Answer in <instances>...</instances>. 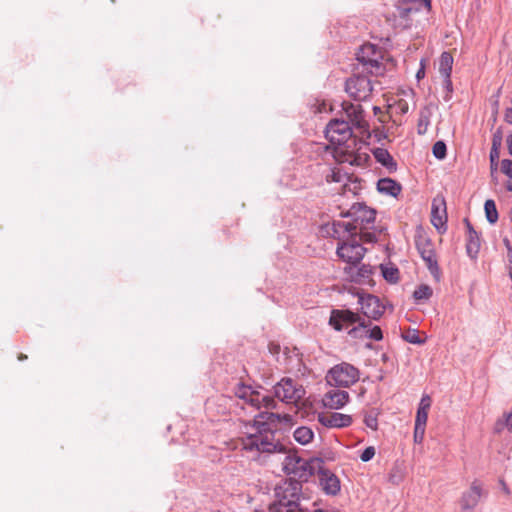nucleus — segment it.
I'll return each mask as SVG.
<instances>
[{
    "instance_id": "nucleus-21",
    "label": "nucleus",
    "mask_w": 512,
    "mask_h": 512,
    "mask_svg": "<svg viewBox=\"0 0 512 512\" xmlns=\"http://www.w3.org/2000/svg\"><path fill=\"white\" fill-rule=\"evenodd\" d=\"M371 151L376 161L385 167L389 173L397 171V163L387 149L377 147Z\"/></svg>"
},
{
    "instance_id": "nucleus-56",
    "label": "nucleus",
    "mask_w": 512,
    "mask_h": 512,
    "mask_svg": "<svg viewBox=\"0 0 512 512\" xmlns=\"http://www.w3.org/2000/svg\"><path fill=\"white\" fill-rule=\"evenodd\" d=\"M503 243H504V245H505V247H506L507 251H509V248H512V246H511L510 241H509V239H508V238H504V239H503Z\"/></svg>"
},
{
    "instance_id": "nucleus-9",
    "label": "nucleus",
    "mask_w": 512,
    "mask_h": 512,
    "mask_svg": "<svg viewBox=\"0 0 512 512\" xmlns=\"http://www.w3.org/2000/svg\"><path fill=\"white\" fill-rule=\"evenodd\" d=\"M378 54L379 51L377 46L371 43H366L359 48L356 53V59L359 63L366 66L371 73H379L382 65L378 60Z\"/></svg>"
},
{
    "instance_id": "nucleus-20",
    "label": "nucleus",
    "mask_w": 512,
    "mask_h": 512,
    "mask_svg": "<svg viewBox=\"0 0 512 512\" xmlns=\"http://www.w3.org/2000/svg\"><path fill=\"white\" fill-rule=\"evenodd\" d=\"M274 396L280 401L291 403V397L294 395V381L291 378H283L274 387Z\"/></svg>"
},
{
    "instance_id": "nucleus-29",
    "label": "nucleus",
    "mask_w": 512,
    "mask_h": 512,
    "mask_svg": "<svg viewBox=\"0 0 512 512\" xmlns=\"http://www.w3.org/2000/svg\"><path fill=\"white\" fill-rule=\"evenodd\" d=\"M346 161L353 166L367 167L371 161V157L366 152H357L349 155V158L346 159Z\"/></svg>"
},
{
    "instance_id": "nucleus-47",
    "label": "nucleus",
    "mask_w": 512,
    "mask_h": 512,
    "mask_svg": "<svg viewBox=\"0 0 512 512\" xmlns=\"http://www.w3.org/2000/svg\"><path fill=\"white\" fill-rule=\"evenodd\" d=\"M277 404L273 397L265 395L261 397V407H265L267 409L276 408Z\"/></svg>"
},
{
    "instance_id": "nucleus-61",
    "label": "nucleus",
    "mask_w": 512,
    "mask_h": 512,
    "mask_svg": "<svg viewBox=\"0 0 512 512\" xmlns=\"http://www.w3.org/2000/svg\"><path fill=\"white\" fill-rule=\"evenodd\" d=\"M26 358H27V356L24 355V354H20L19 357H18V359L21 360V361L26 359Z\"/></svg>"
},
{
    "instance_id": "nucleus-60",
    "label": "nucleus",
    "mask_w": 512,
    "mask_h": 512,
    "mask_svg": "<svg viewBox=\"0 0 512 512\" xmlns=\"http://www.w3.org/2000/svg\"><path fill=\"white\" fill-rule=\"evenodd\" d=\"M313 512H339V511L338 510L326 511V510H323V509H315Z\"/></svg>"
},
{
    "instance_id": "nucleus-36",
    "label": "nucleus",
    "mask_w": 512,
    "mask_h": 512,
    "mask_svg": "<svg viewBox=\"0 0 512 512\" xmlns=\"http://www.w3.org/2000/svg\"><path fill=\"white\" fill-rule=\"evenodd\" d=\"M378 415H379V412L376 409H372L369 412H366L364 415L365 425L372 430H377Z\"/></svg>"
},
{
    "instance_id": "nucleus-37",
    "label": "nucleus",
    "mask_w": 512,
    "mask_h": 512,
    "mask_svg": "<svg viewBox=\"0 0 512 512\" xmlns=\"http://www.w3.org/2000/svg\"><path fill=\"white\" fill-rule=\"evenodd\" d=\"M432 154L438 160H443L447 156V146L442 140L436 141L432 147Z\"/></svg>"
},
{
    "instance_id": "nucleus-13",
    "label": "nucleus",
    "mask_w": 512,
    "mask_h": 512,
    "mask_svg": "<svg viewBox=\"0 0 512 512\" xmlns=\"http://www.w3.org/2000/svg\"><path fill=\"white\" fill-rule=\"evenodd\" d=\"M431 223L439 233L447 230V211L444 197H435L431 205Z\"/></svg>"
},
{
    "instance_id": "nucleus-5",
    "label": "nucleus",
    "mask_w": 512,
    "mask_h": 512,
    "mask_svg": "<svg viewBox=\"0 0 512 512\" xmlns=\"http://www.w3.org/2000/svg\"><path fill=\"white\" fill-rule=\"evenodd\" d=\"M371 80L364 75H355L345 82V91L356 101L366 100L372 92Z\"/></svg>"
},
{
    "instance_id": "nucleus-43",
    "label": "nucleus",
    "mask_w": 512,
    "mask_h": 512,
    "mask_svg": "<svg viewBox=\"0 0 512 512\" xmlns=\"http://www.w3.org/2000/svg\"><path fill=\"white\" fill-rule=\"evenodd\" d=\"M360 232L357 233V236L359 235L360 240L366 242V243H375L377 242V237L374 233H371L369 231L365 230H359Z\"/></svg>"
},
{
    "instance_id": "nucleus-26",
    "label": "nucleus",
    "mask_w": 512,
    "mask_h": 512,
    "mask_svg": "<svg viewBox=\"0 0 512 512\" xmlns=\"http://www.w3.org/2000/svg\"><path fill=\"white\" fill-rule=\"evenodd\" d=\"M299 465H307L305 463V459L297 455H287L284 461V470L287 474H298V466Z\"/></svg>"
},
{
    "instance_id": "nucleus-40",
    "label": "nucleus",
    "mask_w": 512,
    "mask_h": 512,
    "mask_svg": "<svg viewBox=\"0 0 512 512\" xmlns=\"http://www.w3.org/2000/svg\"><path fill=\"white\" fill-rule=\"evenodd\" d=\"M428 411L429 410H423V408H417L415 426L426 427Z\"/></svg>"
},
{
    "instance_id": "nucleus-25",
    "label": "nucleus",
    "mask_w": 512,
    "mask_h": 512,
    "mask_svg": "<svg viewBox=\"0 0 512 512\" xmlns=\"http://www.w3.org/2000/svg\"><path fill=\"white\" fill-rule=\"evenodd\" d=\"M453 57L450 52L444 51L439 58V73L443 78L451 77Z\"/></svg>"
},
{
    "instance_id": "nucleus-4",
    "label": "nucleus",
    "mask_w": 512,
    "mask_h": 512,
    "mask_svg": "<svg viewBox=\"0 0 512 512\" xmlns=\"http://www.w3.org/2000/svg\"><path fill=\"white\" fill-rule=\"evenodd\" d=\"M415 245L430 274L439 282L441 280V270L431 239L423 233H418L415 236Z\"/></svg>"
},
{
    "instance_id": "nucleus-7",
    "label": "nucleus",
    "mask_w": 512,
    "mask_h": 512,
    "mask_svg": "<svg viewBox=\"0 0 512 512\" xmlns=\"http://www.w3.org/2000/svg\"><path fill=\"white\" fill-rule=\"evenodd\" d=\"M350 242H342L337 247V255L340 259L350 265L357 266L363 259L366 248L363 247L357 240V236H351Z\"/></svg>"
},
{
    "instance_id": "nucleus-42",
    "label": "nucleus",
    "mask_w": 512,
    "mask_h": 512,
    "mask_svg": "<svg viewBox=\"0 0 512 512\" xmlns=\"http://www.w3.org/2000/svg\"><path fill=\"white\" fill-rule=\"evenodd\" d=\"M500 156V152L496 151V148H491L490 150V167H491V174L493 175L494 172L498 169V159Z\"/></svg>"
},
{
    "instance_id": "nucleus-14",
    "label": "nucleus",
    "mask_w": 512,
    "mask_h": 512,
    "mask_svg": "<svg viewBox=\"0 0 512 512\" xmlns=\"http://www.w3.org/2000/svg\"><path fill=\"white\" fill-rule=\"evenodd\" d=\"M318 422L327 428H345L349 427L352 422V416L338 412L319 413Z\"/></svg>"
},
{
    "instance_id": "nucleus-8",
    "label": "nucleus",
    "mask_w": 512,
    "mask_h": 512,
    "mask_svg": "<svg viewBox=\"0 0 512 512\" xmlns=\"http://www.w3.org/2000/svg\"><path fill=\"white\" fill-rule=\"evenodd\" d=\"M273 438V430L271 432H266V435H250L248 437V442L246 443V448L249 450H257L259 452L265 453H274V452H285V446L279 442L274 443L272 441Z\"/></svg>"
},
{
    "instance_id": "nucleus-6",
    "label": "nucleus",
    "mask_w": 512,
    "mask_h": 512,
    "mask_svg": "<svg viewBox=\"0 0 512 512\" xmlns=\"http://www.w3.org/2000/svg\"><path fill=\"white\" fill-rule=\"evenodd\" d=\"M326 138L335 145H343L352 136L351 124L344 119H332L325 130Z\"/></svg>"
},
{
    "instance_id": "nucleus-10",
    "label": "nucleus",
    "mask_w": 512,
    "mask_h": 512,
    "mask_svg": "<svg viewBox=\"0 0 512 512\" xmlns=\"http://www.w3.org/2000/svg\"><path fill=\"white\" fill-rule=\"evenodd\" d=\"M358 303L361 311L369 319L379 320L384 313V306L380 299L372 294H358Z\"/></svg>"
},
{
    "instance_id": "nucleus-24",
    "label": "nucleus",
    "mask_w": 512,
    "mask_h": 512,
    "mask_svg": "<svg viewBox=\"0 0 512 512\" xmlns=\"http://www.w3.org/2000/svg\"><path fill=\"white\" fill-rule=\"evenodd\" d=\"M420 3L417 0H399L396 9L399 17L406 18L410 13L419 10Z\"/></svg>"
},
{
    "instance_id": "nucleus-39",
    "label": "nucleus",
    "mask_w": 512,
    "mask_h": 512,
    "mask_svg": "<svg viewBox=\"0 0 512 512\" xmlns=\"http://www.w3.org/2000/svg\"><path fill=\"white\" fill-rule=\"evenodd\" d=\"M501 172L512 179V160L503 159L501 161ZM507 190L512 191V183L507 185Z\"/></svg>"
},
{
    "instance_id": "nucleus-54",
    "label": "nucleus",
    "mask_w": 512,
    "mask_h": 512,
    "mask_svg": "<svg viewBox=\"0 0 512 512\" xmlns=\"http://www.w3.org/2000/svg\"><path fill=\"white\" fill-rule=\"evenodd\" d=\"M505 118L508 123L512 124V107L506 110Z\"/></svg>"
},
{
    "instance_id": "nucleus-51",
    "label": "nucleus",
    "mask_w": 512,
    "mask_h": 512,
    "mask_svg": "<svg viewBox=\"0 0 512 512\" xmlns=\"http://www.w3.org/2000/svg\"><path fill=\"white\" fill-rule=\"evenodd\" d=\"M464 223H465L466 228H467V235H476V234H478V232L474 229L473 225L470 223L468 218L464 219Z\"/></svg>"
},
{
    "instance_id": "nucleus-3",
    "label": "nucleus",
    "mask_w": 512,
    "mask_h": 512,
    "mask_svg": "<svg viewBox=\"0 0 512 512\" xmlns=\"http://www.w3.org/2000/svg\"><path fill=\"white\" fill-rule=\"evenodd\" d=\"M359 377V369L347 362L333 366L326 376L329 384L344 388L355 384L359 380Z\"/></svg>"
},
{
    "instance_id": "nucleus-18",
    "label": "nucleus",
    "mask_w": 512,
    "mask_h": 512,
    "mask_svg": "<svg viewBox=\"0 0 512 512\" xmlns=\"http://www.w3.org/2000/svg\"><path fill=\"white\" fill-rule=\"evenodd\" d=\"M482 495V489L478 481H474L471 484L470 490L464 492L461 498V508L464 511L473 510Z\"/></svg>"
},
{
    "instance_id": "nucleus-2",
    "label": "nucleus",
    "mask_w": 512,
    "mask_h": 512,
    "mask_svg": "<svg viewBox=\"0 0 512 512\" xmlns=\"http://www.w3.org/2000/svg\"><path fill=\"white\" fill-rule=\"evenodd\" d=\"M302 484L296 479H288L278 484L275 489L276 501L270 506H277V512H308L300 504Z\"/></svg>"
},
{
    "instance_id": "nucleus-34",
    "label": "nucleus",
    "mask_w": 512,
    "mask_h": 512,
    "mask_svg": "<svg viewBox=\"0 0 512 512\" xmlns=\"http://www.w3.org/2000/svg\"><path fill=\"white\" fill-rule=\"evenodd\" d=\"M402 338L403 340L411 344L422 345L425 343V339H422L419 336V331L417 329L409 328L402 334Z\"/></svg>"
},
{
    "instance_id": "nucleus-45",
    "label": "nucleus",
    "mask_w": 512,
    "mask_h": 512,
    "mask_svg": "<svg viewBox=\"0 0 512 512\" xmlns=\"http://www.w3.org/2000/svg\"><path fill=\"white\" fill-rule=\"evenodd\" d=\"M375 456V448L373 446H369V447H366L361 455H360V459L363 461V462H368L370 461L373 457Z\"/></svg>"
},
{
    "instance_id": "nucleus-16",
    "label": "nucleus",
    "mask_w": 512,
    "mask_h": 512,
    "mask_svg": "<svg viewBox=\"0 0 512 512\" xmlns=\"http://www.w3.org/2000/svg\"><path fill=\"white\" fill-rule=\"evenodd\" d=\"M350 399L349 393L340 389H333L324 396L323 403L330 409H340L344 407Z\"/></svg>"
},
{
    "instance_id": "nucleus-48",
    "label": "nucleus",
    "mask_w": 512,
    "mask_h": 512,
    "mask_svg": "<svg viewBox=\"0 0 512 512\" xmlns=\"http://www.w3.org/2000/svg\"><path fill=\"white\" fill-rule=\"evenodd\" d=\"M425 428L426 427H418V426L414 427V441L416 443H421L423 441L424 434H425Z\"/></svg>"
},
{
    "instance_id": "nucleus-27",
    "label": "nucleus",
    "mask_w": 512,
    "mask_h": 512,
    "mask_svg": "<svg viewBox=\"0 0 512 512\" xmlns=\"http://www.w3.org/2000/svg\"><path fill=\"white\" fill-rule=\"evenodd\" d=\"M481 241L479 234L467 235L466 252L471 259H476L480 251Z\"/></svg>"
},
{
    "instance_id": "nucleus-28",
    "label": "nucleus",
    "mask_w": 512,
    "mask_h": 512,
    "mask_svg": "<svg viewBox=\"0 0 512 512\" xmlns=\"http://www.w3.org/2000/svg\"><path fill=\"white\" fill-rule=\"evenodd\" d=\"M293 436L299 444L306 445L312 441L314 432L307 426H300L294 431Z\"/></svg>"
},
{
    "instance_id": "nucleus-31",
    "label": "nucleus",
    "mask_w": 512,
    "mask_h": 512,
    "mask_svg": "<svg viewBox=\"0 0 512 512\" xmlns=\"http://www.w3.org/2000/svg\"><path fill=\"white\" fill-rule=\"evenodd\" d=\"M383 278L391 284H396L399 281V269L396 266L380 265Z\"/></svg>"
},
{
    "instance_id": "nucleus-59",
    "label": "nucleus",
    "mask_w": 512,
    "mask_h": 512,
    "mask_svg": "<svg viewBox=\"0 0 512 512\" xmlns=\"http://www.w3.org/2000/svg\"><path fill=\"white\" fill-rule=\"evenodd\" d=\"M423 2H424L425 7H427L428 9L431 8V0H423Z\"/></svg>"
},
{
    "instance_id": "nucleus-55",
    "label": "nucleus",
    "mask_w": 512,
    "mask_h": 512,
    "mask_svg": "<svg viewBox=\"0 0 512 512\" xmlns=\"http://www.w3.org/2000/svg\"><path fill=\"white\" fill-rule=\"evenodd\" d=\"M506 426L508 427V429L510 431H512V412H510L508 415H507V418H506Z\"/></svg>"
},
{
    "instance_id": "nucleus-53",
    "label": "nucleus",
    "mask_w": 512,
    "mask_h": 512,
    "mask_svg": "<svg viewBox=\"0 0 512 512\" xmlns=\"http://www.w3.org/2000/svg\"><path fill=\"white\" fill-rule=\"evenodd\" d=\"M506 142H507L509 154L512 156V133L507 136Z\"/></svg>"
},
{
    "instance_id": "nucleus-52",
    "label": "nucleus",
    "mask_w": 512,
    "mask_h": 512,
    "mask_svg": "<svg viewBox=\"0 0 512 512\" xmlns=\"http://www.w3.org/2000/svg\"><path fill=\"white\" fill-rule=\"evenodd\" d=\"M443 86L448 93H452L453 85H452L451 77L443 78Z\"/></svg>"
},
{
    "instance_id": "nucleus-30",
    "label": "nucleus",
    "mask_w": 512,
    "mask_h": 512,
    "mask_svg": "<svg viewBox=\"0 0 512 512\" xmlns=\"http://www.w3.org/2000/svg\"><path fill=\"white\" fill-rule=\"evenodd\" d=\"M484 211L487 221L490 224H495L498 221L499 215L496 208V203L492 199H487L484 203Z\"/></svg>"
},
{
    "instance_id": "nucleus-17",
    "label": "nucleus",
    "mask_w": 512,
    "mask_h": 512,
    "mask_svg": "<svg viewBox=\"0 0 512 512\" xmlns=\"http://www.w3.org/2000/svg\"><path fill=\"white\" fill-rule=\"evenodd\" d=\"M279 420V414L269 411H263L255 416L253 426L257 429L259 434L271 432V424L277 423L279 422Z\"/></svg>"
},
{
    "instance_id": "nucleus-23",
    "label": "nucleus",
    "mask_w": 512,
    "mask_h": 512,
    "mask_svg": "<svg viewBox=\"0 0 512 512\" xmlns=\"http://www.w3.org/2000/svg\"><path fill=\"white\" fill-rule=\"evenodd\" d=\"M342 108L347 116V121L354 126L361 127L363 120V109L361 105L344 102Z\"/></svg>"
},
{
    "instance_id": "nucleus-32",
    "label": "nucleus",
    "mask_w": 512,
    "mask_h": 512,
    "mask_svg": "<svg viewBox=\"0 0 512 512\" xmlns=\"http://www.w3.org/2000/svg\"><path fill=\"white\" fill-rule=\"evenodd\" d=\"M253 388L250 385H245L244 383H238L234 388V394L239 399L244 400L248 403L249 398L252 397Z\"/></svg>"
},
{
    "instance_id": "nucleus-12",
    "label": "nucleus",
    "mask_w": 512,
    "mask_h": 512,
    "mask_svg": "<svg viewBox=\"0 0 512 512\" xmlns=\"http://www.w3.org/2000/svg\"><path fill=\"white\" fill-rule=\"evenodd\" d=\"M319 477V485L323 492L329 496H336L341 490L340 479L329 469L320 465L317 471Z\"/></svg>"
},
{
    "instance_id": "nucleus-35",
    "label": "nucleus",
    "mask_w": 512,
    "mask_h": 512,
    "mask_svg": "<svg viewBox=\"0 0 512 512\" xmlns=\"http://www.w3.org/2000/svg\"><path fill=\"white\" fill-rule=\"evenodd\" d=\"M430 124V114L427 110H421L418 124H417V131L418 134L423 135L427 132L428 125Z\"/></svg>"
},
{
    "instance_id": "nucleus-49",
    "label": "nucleus",
    "mask_w": 512,
    "mask_h": 512,
    "mask_svg": "<svg viewBox=\"0 0 512 512\" xmlns=\"http://www.w3.org/2000/svg\"><path fill=\"white\" fill-rule=\"evenodd\" d=\"M431 407V398L428 395H423L418 408H423V410H429Z\"/></svg>"
},
{
    "instance_id": "nucleus-41",
    "label": "nucleus",
    "mask_w": 512,
    "mask_h": 512,
    "mask_svg": "<svg viewBox=\"0 0 512 512\" xmlns=\"http://www.w3.org/2000/svg\"><path fill=\"white\" fill-rule=\"evenodd\" d=\"M365 336L369 339L380 341L383 339V332L379 326H374L365 331Z\"/></svg>"
},
{
    "instance_id": "nucleus-19",
    "label": "nucleus",
    "mask_w": 512,
    "mask_h": 512,
    "mask_svg": "<svg viewBox=\"0 0 512 512\" xmlns=\"http://www.w3.org/2000/svg\"><path fill=\"white\" fill-rule=\"evenodd\" d=\"M307 465H299L298 466V474H295V477L298 478L297 481L306 482L308 479L317 473L318 469H320V465L324 464V460L320 457H314L309 460H305Z\"/></svg>"
},
{
    "instance_id": "nucleus-57",
    "label": "nucleus",
    "mask_w": 512,
    "mask_h": 512,
    "mask_svg": "<svg viewBox=\"0 0 512 512\" xmlns=\"http://www.w3.org/2000/svg\"><path fill=\"white\" fill-rule=\"evenodd\" d=\"M507 257H508V264H512V248H509V251H507Z\"/></svg>"
},
{
    "instance_id": "nucleus-62",
    "label": "nucleus",
    "mask_w": 512,
    "mask_h": 512,
    "mask_svg": "<svg viewBox=\"0 0 512 512\" xmlns=\"http://www.w3.org/2000/svg\"><path fill=\"white\" fill-rule=\"evenodd\" d=\"M407 110H408V105H407V104H405V106H404V107H402V112H403V113H406V112H407Z\"/></svg>"
},
{
    "instance_id": "nucleus-15",
    "label": "nucleus",
    "mask_w": 512,
    "mask_h": 512,
    "mask_svg": "<svg viewBox=\"0 0 512 512\" xmlns=\"http://www.w3.org/2000/svg\"><path fill=\"white\" fill-rule=\"evenodd\" d=\"M352 282L357 284H367L371 281V275L373 274V267L369 264H362L360 267L351 265L345 268Z\"/></svg>"
},
{
    "instance_id": "nucleus-1",
    "label": "nucleus",
    "mask_w": 512,
    "mask_h": 512,
    "mask_svg": "<svg viewBox=\"0 0 512 512\" xmlns=\"http://www.w3.org/2000/svg\"><path fill=\"white\" fill-rule=\"evenodd\" d=\"M377 211L367 206L364 202L353 203L351 207L340 213L343 218H350V222H334L332 225L333 237H340V233L346 232L350 236H357V230H367L373 227Z\"/></svg>"
},
{
    "instance_id": "nucleus-44",
    "label": "nucleus",
    "mask_w": 512,
    "mask_h": 512,
    "mask_svg": "<svg viewBox=\"0 0 512 512\" xmlns=\"http://www.w3.org/2000/svg\"><path fill=\"white\" fill-rule=\"evenodd\" d=\"M261 394L257 390H253L252 397L249 398V401L247 404L251 405L252 407L256 409L261 408Z\"/></svg>"
},
{
    "instance_id": "nucleus-50",
    "label": "nucleus",
    "mask_w": 512,
    "mask_h": 512,
    "mask_svg": "<svg viewBox=\"0 0 512 512\" xmlns=\"http://www.w3.org/2000/svg\"><path fill=\"white\" fill-rule=\"evenodd\" d=\"M501 141H502V137H501L500 133L499 132L495 133L493 135L491 148H496V151H499V148L501 146Z\"/></svg>"
},
{
    "instance_id": "nucleus-46",
    "label": "nucleus",
    "mask_w": 512,
    "mask_h": 512,
    "mask_svg": "<svg viewBox=\"0 0 512 512\" xmlns=\"http://www.w3.org/2000/svg\"><path fill=\"white\" fill-rule=\"evenodd\" d=\"M304 395H305L304 388L301 385L297 386L294 383V395H293V397H291V403L298 402L299 400H301L304 397Z\"/></svg>"
},
{
    "instance_id": "nucleus-11",
    "label": "nucleus",
    "mask_w": 512,
    "mask_h": 512,
    "mask_svg": "<svg viewBox=\"0 0 512 512\" xmlns=\"http://www.w3.org/2000/svg\"><path fill=\"white\" fill-rule=\"evenodd\" d=\"M361 319L350 309H332L328 323L334 330L342 331L345 327L355 324Z\"/></svg>"
},
{
    "instance_id": "nucleus-58",
    "label": "nucleus",
    "mask_w": 512,
    "mask_h": 512,
    "mask_svg": "<svg viewBox=\"0 0 512 512\" xmlns=\"http://www.w3.org/2000/svg\"><path fill=\"white\" fill-rule=\"evenodd\" d=\"M424 74H425L424 69H423V68H421V69H419V71L417 72L416 77H417L418 79H420V78L424 77Z\"/></svg>"
},
{
    "instance_id": "nucleus-38",
    "label": "nucleus",
    "mask_w": 512,
    "mask_h": 512,
    "mask_svg": "<svg viewBox=\"0 0 512 512\" xmlns=\"http://www.w3.org/2000/svg\"><path fill=\"white\" fill-rule=\"evenodd\" d=\"M357 323H358V326H355L348 331V334L353 338L360 337L362 330L367 329L371 326L370 320H365L363 318L360 321H358Z\"/></svg>"
},
{
    "instance_id": "nucleus-22",
    "label": "nucleus",
    "mask_w": 512,
    "mask_h": 512,
    "mask_svg": "<svg viewBox=\"0 0 512 512\" xmlns=\"http://www.w3.org/2000/svg\"><path fill=\"white\" fill-rule=\"evenodd\" d=\"M377 190L381 194L397 197L401 193L402 186L392 178H381L377 182Z\"/></svg>"
},
{
    "instance_id": "nucleus-33",
    "label": "nucleus",
    "mask_w": 512,
    "mask_h": 512,
    "mask_svg": "<svg viewBox=\"0 0 512 512\" xmlns=\"http://www.w3.org/2000/svg\"><path fill=\"white\" fill-rule=\"evenodd\" d=\"M432 294L433 290L430 286L426 284H421L415 289L413 297L415 301L420 302L423 300H428L432 296Z\"/></svg>"
}]
</instances>
